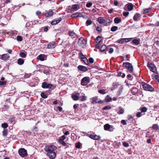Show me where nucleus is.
Masks as SVG:
<instances>
[{
  "instance_id": "nucleus-49",
  "label": "nucleus",
  "mask_w": 159,
  "mask_h": 159,
  "mask_svg": "<svg viewBox=\"0 0 159 159\" xmlns=\"http://www.w3.org/2000/svg\"><path fill=\"white\" fill-rule=\"evenodd\" d=\"M92 24V21L91 20H88L86 22V24L87 25H89Z\"/></svg>"
},
{
  "instance_id": "nucleus-28",
  "label": "nucleus",
  "mask_w": 159,
  "mask_h": 159,
  "mask_svg": "<svg viewBox=\"0 0 159 159\" xmlns=\"http://www.w3.org/2000/svg\"><path fill=\"white\" fill-rule=\"evenodd\" d=\"M87 97L84 96V95H81L80 97V100L81 101H84L86 100Z\"/></svg>"
},
{
  "instance_id": "nucleus-5",
  "label": "nucleus",
  "mask_w": 159,
  "mask_h": 159,
  "mask_svg": "<svg viewBox=\"0 0 159 159\" xmlns=\"http://www.w3.org/2000/svg\"><path fill=\"white\" fill-rule=\"evenodd\" d=\"M19 155L22 157H24L27 156V151L24 148H20L18 151Z\"/></svg>"
},
{
  "instance_id": "nucleus-42",
  "label": "nucleus",
  "mask_w": 159,
  "mask_h": 159,
  "mask_svg": "<svg viewBox=\"0 0 159 159\" xmlns=\"http://www.w3.org/2000/svg\"><path fill=\"white\" fill-rule=\"evenodd\" d=\"M118 29V27L116 26H114L111 27V30L112 31H116Z\"/></svg>"
},
{
  "instance_id": "nucleus-58",
  "label": "nucleus",
  "mask_w": 159,
  "mask_h": 159,
  "mask_svg": "<svg viewBox=\"0 0 159 159\" xmlns=\"http://www.w3.org/2000/svg\"><path fill=\"white\" fill-rule=\"evenodd\" d=\"M59 142L60 143H61V144H62L64 146H66L67 145L66 143H65L64 141L60 142Z\"/></svg>"
},
{
  "instance_id": "nucleus-3",
  "label": "nucleus",
  "mask_w": 159,
  "mask_h": 159,
  "mask_svg": "<svg viewBox=\"0 0 159 159\" xmlns=\"http://www.w3.org/2000/svg\"><path fill=\"white\" fill-rule=\"evenodd\" d=\"M89 82V77L88 76L85 77L81 80V84L83 86H85L87 85Z\"/></svg>"
},
{
  "instance_id": "nucleus-33",
  "label": "nucleus",
  "mask_w": 159,
  "mask_h": 159,
  "mask_svg": "<svg viewBox=\"0 0 159 159\" xmlns=\"http://www.w3.org/2000/svg\"><path fill=\"white\" fill-rule=\"evenodd\" d=\"M69 34L70 36H73L74 37L76 36V34L73 31H70Z\"/></svg>"
},
{
  "instance_id": "nucleus-44",
  "label": "nucleus",
  "mask_w": 159,
  "mask_h": 159,
  "mask_svg": "<svg viewBox=\"0 0 159 159\" xmlns=\"http://www.w3.org/2000/svg\"><path fill=\"white\" fill-rule=\"evenodd\" d=\"M2 127L3 128H7L8 127V125L6 123H4L2 124Z\"/></svg>"
},
{
  "instance_id": "nucleus-20",
  "label": "nucleus",
  "mask_w": 159,
  "mask_h": 159,
  "mask_svg": "<svg viewBox=\"0 0 159 159\" xmlns=\"http://www.w3.org/2000/svg\"><path fill=\"white\" fill-rule=\"evenodd\" d=\"M84 39L83 38H80L78 40V43L80 46H83L82 44L84 43Z\"/></svg>"
},
{
  "instance_id": "nucleus-21",
  "label": "nucleus",
  "mask_w": 159,
  "mask_h": 159,
  "mask_svg": "<svg viewBox=\"0 0 159 159\" xmlns=\"http://www.w3.org/2000/svg\"><path fill=\"white\" fill-rule=\"evenodd\" d=\"M55 45L54 43L52 42L49 43L48 46V48L49 49H52L55 47Z\"/></svg>"
},
{
  "instance_id": "nucleus-51",
  "label": "nucleus",
  "mask_w": 159,
  "mask_h": 159,
  "mask_svg": "<svg viewBox=\"0 0 159 159\" xmlns=\"http://www.w3.org/2000/svg\"><path fill=\"white\" fill-rule=\"evenodd\" d=\"M6 84V82L5 81H0V85H4Z\"/></svg>"
},
{
  "instance_id": "nucleus-40",
  "label": "nucleus",
  "mask_w": 159,
  "mask_h": 159,
  "mask_svg": "<svg viewBox=\"0 0 159 159\" xmlns=\"http://www.w3.org/2000/svg\"><path fill=\"white\" fill-rule=\"evenodd\" d=\"M40 95L42 98H47V96L43 92L41 93Z\"/></svg>"
},
{
  "instance_id": "nucleus-48",
  "label": "nucleus",
  "mask_w": 159,
  "mask_h": 159,
  "mask_svg": "<svg viewBox=\"0 0 159 159\" xmlns=\"http://www.w3.org/2000/svg\"><path fill=\"white\" fill-rule=\"evenodd\" d=\"M16 39L17 41H21L22 40V37L20 36H18L16 37Z\"/></svg>"
},
{
  "instance_id": "nucleus-18",
  "label": "nucleus",
  "mask_w": 159,
  "mask_h": 159,
  "mask_svg": "<svg viewBox=\"0 0 159 159\" xmlns=\"http://www.w3.org/2000/svg\"><path fill=\"white\" fill-rule=\"evenodd\" d=\"M82 15L81 13L80 12H76L75 13L72 14L71 17L73 18H76L78 17H81Z\"/></svg>"
},
{
  "instance_id": "nucleus-47",
  "label": "nucleus",
  "mask_w": 159,
  "mask_h": 159,
  "mask_svg": "<svg viewBox=\"0 0 159 159\" xmlns=\"http://www.w3.org/2000/svg\"><path fill=\"white\" fill-rule=\"evenodd\" d=\"M123 145L125 147H128L129 146V144L125 142H123Z\"/></svg>"
},
{
  "instance_id": "nucleus-64",
  "label": "nucleus",
  "mask_w": 159,
  "mask_h": 159,
  "mask_svg": "<svg viewBox=\"0 0 159 159\" xmlns=\"http://www.w3.org/2000/svg\"><path fill=\"white\" fill-rule=\"evenodd\" d=\"M69 132L68 131H66L64 133L65 135H68L69 134Z\"/></svg>"
},
{
  "instance_id": "nucleus-52",
  "label": "nucleus",
  "mask_w": 159,
  "mask_h": 159,
  "mask_svg": "<svg viewBox=\"0 0 159 159\" xmlns=\"http://www.w3.org/2000/svg\"><path fill=\"white\" fill-rule=\"evenodd\" d=\"M158 126L157 124H154L153 125L152 128L155 129H158Z\"/></svg>"
},
{
  "instance_id": "nucleus-12",
  "label": "nucleus",
  "mask_w": 159,
  "mask_h": 159,
  "mask_svg": "<svg viewBox=\"0 0 159 159\" xmlns=\"http://www.w3.org/2000/svg\"><path fill=\"white\" fill-rule=\"evenodd\" d=\"M80 97V94L78 93H75L72 94L71 97L73 99L74 101H77L79 99Z\"/></svg>"
},
{
  "instance_id": "nucleus-39",
  "label": "nucleus",
  "mask_w": 159,
  "mask_h": 159,
  "mask_svg": "<svg viewBox=\"0 0 159 159\" xmlns=\"http://www.w3.org/2000/svg\"><path fill=\"white\" fill-rule=\"evenodd\" d=\"M7 130L4 129V130L2 132L3 135L4 136H6L7 134Z\"/></svg>"
},
{
  "instance_id": "nucleus-19",
  "label": "nucleus",
  "mask_w": 159,
  "mask_h": 159,
  "mask_svg": "<svg viewBox=\"0 0 159 159\" xmlns=\"http://www.w3.org/2000/svg\"><path fill=\"white\" fill-rule=\"evenodd\" d=\"M125 7H127L129 11H131L133 8V4L131 3H129L126 4Z\"/></svg>"
},
{
  "instance_id": "nucleus-57",
  "label": "nucleus",
  "mask_w": 159,
  "mask_h": 159,
  "mask_svg": "<svg viewBox=\"0 0 159 159\" xmlns=\"http://www.w3.org/2000/svg\"><path fill=\"white\" fill-rule=\"evenodd\" d=\"M137 117H140L141 116V113L140 112H138L137 113L136 115Z\"/></svg>"
},
{
  "instance_id": "nucleus-59",
  "label": "nucleus",
  "mask_w": 159,
  "mask_h": 159,
  "mask_svg": "<svg viewBox=\"0 0 159 159\" xmlns=\"http://www.w3.org/2000/svg\"><path fill=\"white\" fill-rule=\"evenodd\" d=\"M114 51L113 49L112 48H110L109 52L110 53H112Z\"/></svg>"
},
{
  "instance_id": "nucleus-63",
  "label": "nucleus",
  "mask_w": 159,
  "mask_h": 159,
  "mask_svg": "<svg viewBox=\"0 0 159 159\" xmlns=\"http://www.w3.org/2000/svg\"><path fill=\"white\" fill-rule=\"evenodd\" d=\"M57 108H58V109L59 110V111H62V109L61 107L59 106L57 107Z\"/></svg>"
},
{
  "instance_id": "nucleus-31",
  "label": "nucleus",
  "mask_w": 159,
  "mask_h": 159,
  "mask_svg": "<svg viewBox=\"0 0 159 159\" xmlns=\"http://www.w3.org/2000/svg\"><path fill=\"white\" fill-rule=\"evenodd\" d=\"M105 100L107 102H109L111 101L112 98L109 95H107L105 98Z\"/></svg>"
},
{
  "instance_id": "nucleus-62",
  "label": "nucleus",
  "mask_w": 159,
  "mask_h": 159,
  "mask_svg": "<svg viewBox=\"0 0 159 159\" xmlns=\"http://www.w3.org/2000/svg\"><path fill=\"white\" fill-rule=\"evenodd\" d=\"M133 116L131 115H129L127 116V118L129 120H130L133 118Z\"/></svg>"
},
{
  "instance_id": "nucleus-4",
  "label": "nucleus",
  "mask_w": 159,
  "mask_h": 159,
  "mask_svg": "<svg viewBox=\"0 0 159 159\" xmlns=\"http://www.w3.org/2000/svg\"><path fill=\"white\" fill-rule=\"evenodd\" d=\"M44 149L46 151L49 152L56 150V147L54 145H50L46 147Z\"/></svg>"
},
{
  "instance_id": "nucleus-24",
  "label": "nucleus",
  "mask_w": 159,
  "mask_h": 159,
  "mask_svg": "<svg viewBox=\"0 0 159 159\" xmlns=\"http://www.w3.org/2000/svg\"><path fill=\"white\" fill-rule=\"evenodd\" d=\"M26 52H21L20 53V56L23 58H25L26 56Z\"/></svg>"
},
{
  "instance_id": "nucleus-61",
  "label": "nucleus",
  "mask_w": 159,
  "mask_h": 159,
  "mask_svg": "<svg viewBox=\"0 0 159 159\" xmlns=\"http://www.w3.org/2000/svg\"><path fill=\"white\" fill-rule=\"evenodd\" d=\"M114 4L115 6H117L118 4V1L116 0H115L114 1Z\"/></svg>"
},
{
  "instance_id": "nucleus-34",
  "label": "nucleus",
  "mask_w": 159,
  "mask_h": 159,
  "mask_svg": "<svg viewBox=\"0 0 159 159\" xmlns=\"http://www.w3.org/2000/svg\"><path fill=\"white\" fill-rule=\"evenodd\" d=\"M119 110L117 112L118 114H121L124 112V110L122 107H119Z\"/></svg>"
},
{
  "instance_id": "nucleus-43",
  "label": "nucleus",
  "mask_w": 159,
  "mask_h": 159,
  "mask_svg": "<svg viewBox=\"0 0 159 159\" xmlns=\"http://www.w3.org/2000/svg\"><path fill=\"white\" fill-rule=\"evenodd\" d=\"M98 92L102 94H104L106 93L105 90L104 89L99 90Z\"/></svg>"
},
{
  "instance_id": "nucleus-26",
  "label": "nucleus",
  "mask_w": 159,
  "mask_h": 159,
  "mask_svg": "<svg viewBox=\"0 0 159 159\" xmlns=\"http://www.w3.org/2000/svg\"><path fill=\"white\" fill-rule=\"evenodd\" d=\"M114 21L115 23L118 24L121 22V20L120 18L116 17L115 18Z\"/></svg>"
},
{
  "instance_id": "nucleus-38",
  "label": "nucleus",
  "mask_w": 159,
  "mask_h": 159,
  "mask_svg": "<svg viewBox=\"0 0 159 159\" xmlns=\"http://www.w3.org/2000/svg\"><path fill=\"white\" fill-rule=\"evenodd\" d=\"M66 139V136L65 135H63L61 136L59 139V142H61L64 141V140Z\"/></svg>"
},
{
  "instance_id": "nucleus-29",
  "label": "nucleus",
  "mask_w": 159,
  "mask_h": 159,
  "mask_svg": "<svg viewBox=\"0 0 159 159\" xmlns=\"http://www.w3.org/2000/svg\"><path fill=\"white\" fill-rule=\"evenodd\" d=\"M101 40L102 39L100 37L98 36L95 40V42L98 44H99L101 42Z\"/></svg>"
},
{
  "instance_id": "nucleus-8",
  "label": "nucleus",
  "mask_w": 159,
  "mask_h": 159,
  "mask_svg": "<svg viewBox=\"0 0 159 159\" xmlns=\"http://www.w3.org/2000/svg\"><path fill=\"white\" fill-rule=\"evenodd\" d=\"M91 100L92 103L94 104H95L97 103H98L99 104L102 103L104 102L103 101L100 99H98L97 97L92 98Z\"/></svg>"
},
{
  "instance_id": "nucleus-1",
  "label": "nucleus",
  "mask_w": 159,
  "mask_h": 159,
  "mask_svg": "<svg viewBox=\"0 0 159 159\" xmlns=\"http://www.w3.org/2000/svg\"><path fill=\"white\" fill-rule=\"evenodd\" d=\"M97 21L100 24H103L105 26L108 25L111 22L110 19L102 17H98V18Z\"/></svg>"
},
{
  "instance_id": "nucleus-22",
  "label": "nucleus",
  "mask_w": 159,
  "mask_h": 159,
  "mask_svg": "<svg viewBox=\"0 0 159 159\" xmlns=\"http://www.w3.org/2000/svg\"><path fill=\"white\" fill-rule=\"evenodd\" d=\"M140 17V15L139 14L136 13L134 16L133 19L135 21H138L139 20Z\"/></svg>"
},
{
  "instance_id": "nucleus-53",
  "label": "nucleus",
  "mask_w": 159,
  "mask_h": 159,
  "mask_svg": "<svg viewBox=\"0 0 159 159\" xmlns=\"http://www.w3.org/2000/svg\"><path fill=\"white\" fill-rule=\"evenodd\" d=\"M92 5V4L91 2H89L87 3L86 5V6L87 7L89 8Z\"/></svg>"
},
{
  "instance_id": "nucleus-7",
  "label": "nucleus",
  "mask_w": 159,
  "mask_h": 159,
  "mask_svg": "<svg viewBox=\"0 0 159 159\" xmlns=\"http://www.w3.org/2000/svg\"><path fill=\"white\" fill-rule=\"evenodd\" d=\"M123 65L127 67L129 71L130 72L133 71V66L131 63L128 62L124 63Z\"/></svg>"
},
{
  "instance_id": "nucleus-17",
  "label": "nucleus",
  "mask_w": 159,
  "mask_h": 159,
  "mask_svg": "<svg viewBox=\"0 0 159 159\" xmlns=\"http://www.w3.org/2000/svg\"><path fill=\"white\" fill-rule=\"evenodd\" d=\"M9 56L7 54H5L2 55L1 59L3 60H7L9 59Z\"/></svg>"
},
{
  "instance_id": "nucleus-60",
  "label": "nucleus",
  "mask_w": 159,
  "mask_h": 159,
  "mask_svg": "<svg viewBox=\"0 0 159 159\" xmlns=\"http://www.w3.org/2000/svg\"><path fill=\"white\" fill-rule=\"evenodd\" d=\"M121 123L123 125H125L126 124V123L125 120H123L121 121Z\"/></svg>"
},
{
  "instance_id": "nucleus-46",
  "label": "nucleus",
  "mask_w": 159,
  "mask_h": 159,
  "mask_svg": "<svg viewBox=\"0 0 159 159\" xmlns=\"http://www.w3.org/2000/svg\"><path fill=\"white\" fill-rule=\"evenodd\" d=\"M111 107L109 106H105L103 108V110H109L111 109Z\"/></svg>"
},
{
  "instance_id": "nucleus-11",
  "label": "nucleus",
  "mask_w": 159,
  "mask_h": 159,
  "mask_svg": "<svg viewBox=\"0 0 159 159\" xmlns=\"http://www.w3.org/2000/svg\"><path fill=\"white\" fill-rule=\"evenodd\" d=\"M132 39V38H123L120 40H118V43L121 44L125 42H128L131 41Z\"/></svg>"
},
{
  "instance_id": "nucleus-30",
  "label": "nucleus",
  "mask_w": 159,
  "mask_h": 159,
  "mask_svg": "<svg viewBox=\"0 0 159 159\" xmlns=\"http://www.w3.org/2000/svg\"><path fill=\"white\" fill-rule=\"evenodd\" d=\"M107 46L106 45H102L100 48V51L101 52H103L107 49Z\"/></svg>"
},
{
  "instance_id": "nucleus-14",
  "label": "nucleus",
  "mask_w": 159,
  "mask_h": 159,
  "mask_svg": "<svg viewBox=\"0 0 159 159\" xmlns=\"http://www.w3.org/2000/svg\"><path fill=\"white\" fill-rule=\"evenodd\" d=\"M89 137L93 139L96 140H98L100 139V137L99 136L96 134H90Z\"/></svg>"
},
{
  "instance_id": "nucleus-35",
  "label": "nucleus",
  "mask_w": 159,
  "mask_h": 159,
  "mask_svg": "<svg viewBox=\"0 0 159 159\" xmlns=\"http://www.w3.org/2000/svg\"><path fill=\"white\" fill-rule=\"evenodd\" d=\"M151 11L152 9L151 8H147L144 10L143 11V14H146L148 12H151Z\"/></svg>"
},
{
  "instance_id": "nucleus-37",
  "label": "nucleus",
  "mask_w": 159,
  "mask_h": 159,
  "mask_svg": "<svg viewBox=\"0 0 159 159\" xmlns=\"http://www.w3.org/2000/svg\"><path fill=\"white\" fill-rule=\"evenodd\" d=\"M147 110V108L145 107H143L140 108V111L142 112H145Z\"/></svg>"
},
{
  "instance_id": "nucleus-13",
  "label": "nucleus",
  "mask_w": 159,
  "mask_h": 159,
  "mask_svg": "<svg viewBox=\"0 0 159 159\" xmlns=\"http://www.w3.org/2000/svg\"><path fill=\"white\" fill-rule=\"evenodd\" d=\"M77 68L80 70L84 72H85L88 70V69L86 67L81 65L79 66Z\"/></svg>"
},
{
  "instance_id": "nucleus-15",
  "label": "nucleus",
  "mask_w": 159,
  "mask_h": 159,
  "mask_svg": "<svg viewBox=\"0 0 159 159\" xmlns=\"http://www.w3.org/2000/svg\"><path fill=\"white\" fill-rule=\"evenodd\" d=\"M80 8L79 6L77 4H74L72 6L71 10L72 11H77Z\"/></svg>"
},
{
  "instance_id": "nucleus-27",
  "label": "nucleus",
  "mask_w": 159,
  "mask_h": 159,
  "mask_svg": "<svg viewBox=\"0 0 159 159\" xmlns=\"http://www.w3.org/2000/svg\"><path fill=\"white\" fill-rule=\"evenodd\" d=\"M24 63V60L21 58H19L17 60V63L20 65L23 64Z\"/></svg>"
},
{
  "instance_id": "nucleus-32",
  "label": "nucleus",
  "mask_w": 159,
  "mask_h": 159,
  "mask_svg": "<svg viewBox=\"0 0 159 159\" xmlns=\"http://www.w3.org/2000/svg\"><path fill=\"white\" fill-rule=\"evenodd\" d=\"M110 128V125L108 124H106L104 126V129L106 130H108Z\"/></svg>"
},
{
  "instance_id": "nucleus-54",
  "label": "nucleus",
  "mask_w": 159,
  "mask_h": 159,
  "mask_svg": "<svg viewBox=\"0 0 159 159\" xmlns=\"http://www.w3.org/2000/svg\"><path fill=\"white\" fill-rule=\"evenodd\" d=\"M83 61L85 62V64L86 65L88 64V62L87 59L86 58H84V59H82Z\"/></svg>"
},
{
  "instance_id": "nucleus-55",
  "label": "nucleus",
  "mask_w": 159,
  "mask_h": 159,
  "mask_svg": "<svg viewBox=\"0 0 159 159\" xmlns=\"http://www.w3.org/2000/svg\"><path fill=\"white\" fill-rule=\"evenodd\" d=\"M129 14V12H123V16L125 17L128 16Z\"/></svg>"
},
{
  "instance_id": "nucleus-41",
  "label": "nucleus",
  "mask_w": 159,
  "mask_h": 159,
  "mask_svg": "<svg viewBox=\"0 0 159 159\" xmlns=\"http://www.w3.org/2000/svg\"><path fill=\"white\" fill-rule=\"evenodd\" d=\"M136 45H138L139 43V40L135 39L132 41Z\"/></svg>"
},
{
  "instance_id": "nucleus-10",
  "label": "nucleus",
  "mask_w": 159,
  "mask_h": 159,
  "mask_svg": "<svg viewBox=\"0 0 159 159\" xmlns=\"http://www.w3.org/2000/svg\"><path fill=\"white\" fill-rule=\"evenodd\" d=\"M47 155L50 159H54L56 157V153L53 151L48 152L47 154Z\"/></svg>"
},
{
  "instance_id": "nucleus-16",
  "label": "nucleus",
  "mask_w": 159,
  "mask_h": 159,
  "mask_svg": "<svg viewBox=\"0 0 159 159\" xmlns=\"http://www.w3.org/2000/svg\"><path fill=\"white\" fill-rule=\"evenodd\" d=\"M38 58L40 61H43L46 59L47 57L44 54H40L38 56Z\"/></svg>"
},
{
  "instance_id": "nucleus-9",
  "label": "nucleus",
  "mask_w": 159,
  "mask_h": 159,
  "mask_svg": "<svg viewBox=\"0 0 159 159\" xmlns=\"http://www.w3.org/2000/svg\"><path fill=\"white\" fill-rule=\"evenodd\" d=\"M42 87L44 89L49 88L51 89L53 87L52 84L48 83L46 82H44L42 84Z\"/></svg>"
},
{
  "instance_id": "nucleus-45",
  "label": "nucleus",
  "mask_w": 159,
  "mask_h": 159,
  "mask_svg": "<svg viewBox=\"0 0 159 159\" xmlns=\"http://www.w3.org/2000/svg\"><path fill=\"white\" fill-rule=\"evenodd\" d=\"M96 30L99 32L102 31V29L101 26H97L96 28Z\"/></svg>"
},
{
  "instance_id": "nucleus-56",
  "label": "nucleus",
  "mask_w": 159,
  "mask_h": 159,
  "mask_svg": "<svg viewBox=\"0 0 159 159\" xmlns=\"http://www.w3.org/2000/svg\"><path fill=\"white\" fill-rule=\"evenodd\" d=\"M89 61L90 63H92L93 62L94 60L93 58L91 57L89 58Z\"/></svg>"
},
{
  "instance_id": "nucleus-23",
  "label": "nucleus",
  "mask_w": 159,
  "mask_h": 159,
  "mask_svg": "<svg viewBox=\"0 0 159 159\" xmlns=\"http://www.w3.org/2000/svg\"><path fill=\"white\" fill-rule=\"evenodd\" d=\"M61 19H58V20H53L51 22V24L52 25H55L59 23L61 20Z\"/></svg>"
},
{
  "instance_id": "nucleus-25",
  "label": "nucleus",
  "mask_w": 159,
  "mask_h": 159,
  "mask_svg": "<svg viewBox=\"0 0 159 159\" xmlns=\"http://www.w3.org/2000/svg\"><path fill=\"white\" fill-rule=\"evenodd\" d=\"M53 14V12L52 11H49L45 14V16L46 17H49L52 16Z\"/></svg>"
},
{
  "instance_id": "nucleus-6",
  "label": "nucleus",
  "mask_w": 159,
  "mask_h": 159,
  "mask_svg": "<svg viewBox=\"0 0 159 159\" xmlns=\"http://www.w3.org/2000/svg\"><path fill=\"white\" fill-rule=\"evenodd\" d=\"M148 65L151 71H152L154 73L157 74V71L156 66L153 64L151 63H148Z\"/></svg>"
},
{
  "instance_id": "nucleus-50",
  "label": "nucleus",
  "mask_w": 159,
  "mask_h": 159,
  "mask_svg": "<svg viewBox=\"0 0 159 159\" xmlns=\"http://www.w3.org/2000/svg\"><path fill=\"white\" fill-rule=\"evenodd\" d=\"M75 147L77 148H80L81 147V143L80 142L78 143L76 145Z\"/></svg>"
},
{
  "instance_id": "nucleus-36",
  "label": "nucleus",
  "mask_w": 159,
  "mask_h": 159,
  "mask_svg": "<svg viewBox=\"0 0 159 159\" xmlns=\"http://www.w3.org/2000/svg\"><path fill=\"white\" fill-rule=\"evenodd\" d=\"M152 78L155 79L159 82V76L155 75L153 76V75H152Z\"/></svg>"
},
{
  "instance_id": "nucleus-2",
  "label": "nucleus",
  "mask_w": 159,
  "mask_h": 159,
  "mask_svg": "<svg viewBox=\"0 0 159 159\" xmlns=\"http://www.w3.org/2000/svg\"><path fill=\"white\" fill-rule=\"evenodd\" d=\"M142 85L143 88L145 90L152 91L154 90L150 85L145 83H142Z\"/></svg>"
}]
</instances>
